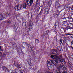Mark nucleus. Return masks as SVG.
<instances>
[{
    "label": "nucleus",
    "mask_w": 73,
    "mask_h": 73,
    "mask_svg": "<svg viewBox=\"0 0 73 73\" xmlns=\"http://www.w3.org/2000/svg\"><path fill=\"white\" fill-rule=\"evenodd\" d=\"M27 46L28 48H29V46H28V45H27Z\"/></svg>",
    "instance_id": "39"
},
{
    "label": "nucleus",
    "mask_w": 73,
    "mask_h": 73,
    "mask_svg": "<svg viewBox=\"0 0 73 73\" xmlns=\"http://www.w3.org/2000/svg\"><path fill=\"white\" fill-rule=\"evenodd\" d=\"M15 71L14 70H10L9 71V73H15Z\"/></svg>",
    "instance_id": "11"
},
{
    "label": "nucleus",
    "mask_w": 73,
    "mask_h": 73,
    "mask_svg": "<svg viewBox=\"0 0 73 73\" xmlns=\"http://www.w3.org/2000/svg\"><path fill=\"white\" fill-rule=\"evenodd\" d=\"M71 48H72V49H73V47L71 46Z\"/></svg>",
    "instance_id": "38"
},
{
    "label": "nucleus",
    "mask_w": 73,
    "mask_h": 73,
    "mask_svg": "<svg viewBox=\"0 0 73 73\" xmlns=\"http://www.w3.org/2000/svg\"><path fill=\"white\" fill-rule=\"evenodd\" d=\"M67 19H68V21H70V22H72L73 21V18H70L69 17H68V18H67Z\"/></svg>",
    "instance_id": "6"
},
{
    "label": "nucleus",
    "mask_w": 73,
    "mask_h": 73,
    "mask_svg": "<svg viewBox=\"0 0 73 73\" xmlns=\"http://www.w3.org/2000/svg\"><path fill=\"white\" fill-rule=\"evenodd\" d=\"M33 69L35 70L37 69V67H34L33 68Z\"/></svg>",
    "instance_id": "27"
},
{
    "label": "nucleus",
    "mask_w": 73,
    "mask_h": 73,
    "mask_svg": "<svg viewBox=\"0 0 73 73\" xmlns=\"http://www.w3.org/2000/svg\"><path fill=\"white\" fill-rule=\"evenodd\" d=\"M13 45H14V44H13Z\"/></svg>",
    "instance_id": "47"
},
{
    "label": "nucleus",
    "mask_w": 73,
    "mask_h": 73,
    "mask_svg": "<svg viewBox=\"0 0 73 73\" xmlns=\"http://www.w3.org/2000/svg\"><path fill=\"white\" fill-rule=\"evenodd\" d=\"M15 1L17 3L18 2H19V0H15Z\"/></svg>",
    "instance_id": "29"
},
{
    "label": "nucleus",
    "mask_w": 73,
    "mask_h": 73,
    "mask_svg": "<svg viewBox=\"0 0 73 73\" xmlns=\"http://www.w3.org/2000/svg\"><path fill=\"white\" fill-rule=\"evenodd\" d=\"M58 21L56 22L55 23L56 25H58Z\"/></svg>",
    "instance_id": "24"
},
{
    "label": "nucleus",
    "mask_w": 73,
    "mask_h": 73,
    "mask_svg": "<svg viewBox=\"0 0 73 73\" xmlns=\"http://www.w3.org/2000/svg\"><path fill=\"white\" fill-rule=\"evenodd\" d=\"M22 7L23 8H25L27 7V5L26 4H25V5H22Z\"/></svg>",
    "instance_id": "12"
},
{
    "label": "nucleus",
    "mask_w": 73,
    "mask_h": 73,
    "mask_svg": "<svg viewBox=\"0 0 73 73\" xmlns=\"http://www.w3.org/2000/svg\"><path fill=\"white\" fill-rule=\"evenodd\" d=\"M14 73H17V72H15Z\"/></svg>",
    "instance_id": "51"
},
{
    "label": "nucleus",
    "mask_w": 73,
    "mask_h": 73,
    "mask_svg": "<svg viewBox=\"0 0 73 73\" xmlns=\"http://www.w3.org/2000/svg\"><path fill=\"white\" fill-rule=\"evenodd\" d=\"M67 72H66V71H64L62 73H67Z\"/></svg>",
    "instance_id": "28"
},
{
    "label": "nucleus",
    "mask_w": 73,
    "mask_h": 73,
    "mask_svg": "<svg viewBox=\"0 0 73 73\" xmlns=\"http://www.w3.org/2000/svg\"><path fill=\"white\" fill-rule=\"evenodd\" d=\"M8 55H9V54H7Z\"/></svg>",
    "instance_id": "43"
},
{
    "label": "nucleus",
    "mask_w": 73,
    "mask_h": 73,
    "mask_svg": "<svg viewBox=\"0 0 73 73\" xmlns=\"http://www.w3.org/2000/svg\"><path fill=\"white\" fill-rule=\"evenodd\" d=\"M2 50V49H1V48H0V50Z\"/></svg>",
    "instance_id": "40"
},
{
    "label": "nucleus",
    "mask_w": 73,
    "mask_h": 73,
    "mask_svg": "<svg viewBox=\"0 0 73 73\" xmlns=\"http://www.w3.org/2000/svg\"><path fill=\"white\" fill-rule=\"evenodd\" d=\"M71 25H72V27H73V24H71Z\"/></svg>",
    "instance_id": "37"
},
{
    "label": "nucleus",
    "mask_w": 73,
    "mask_h": 73,
    "mask_svg": "<svg viewBox=\"0 0 73 73\" xmlns=\"http://www.w3.org/2000/svg\"><path fill=\"white\" fill-rule=\"evenodd\" d=\"M55 55H51L50 56V58H54L55 57Z\"/></svg>",
    "instance_id": "19"
},
{
    "label": "nucleus",
    "mask_w": 73,
    "mask_h": 73,
    "mask_svg": "<svg viewBox=\"0 0 73 73\" xmlns=\"http://www.w3.org/2000/svg\"><path fill=\"white\" fill-rule=\"evenodd\" d=\"M49 3H50V4H52V1H50L49 2Z\"/></svg>",
    "instance_id": "30"
},
{
    "label": "nucleus",
    "mask_w": 73,
    "mask_h": 73,
    "mask_svg": "<svg viewBox=\"0 0 73 73\" xmlns=\"http://www.w3.org/2000/svg\"><path fill=\"white\" fill-rule=\"evenodd\" d=\"M30 23H32V22H30Z\"/></svg>",
    "instance_id": "49"
},
{
    "label": "nucleus",
    "mask_w": 73,
    "mask_h": 73,
    "mask_svg": "<svg viewBox=\"0 0 73 73\" xmlns=\"http://www.w3.org/2000/svg\"><path fill=\"white\" fill-rule=\"evenodd\" d=\"M25 25H26V24H25Z\"/></svg>",
    "instance_id": "52"
},
{
    "label": "nucleus",
    "mask_w": 73,
    "mask_h": 73,
    "mask_svg": "<svg viewBox=\"0 0 73 73\" xmlns=\"http://www.w3.org/2000/svg\"><path fill=\"white\" fill-rule=\"evenodd\" d=\"M71 44H72V42H71Z\"/></svg>",
    "instance_id": "44"
},
{
    "label": "nucleus",
    "mask_w": 73,
    "mask_h": 73,
    "mask_svg": "<svg viewBox=\"0 0 73 73\" xmlns=\"http://www.w3.org/2000/svg\"><path fill=\"white\" fill-rule=\"evenodd\" d=\"M46 33H47V31H46Z\"/></svg>",
    "instance_id": "48"
},
{
    "label": "nucleus",
    "mask_w": 73,
    "mask_h": 73,
    "mask_svg": "<svg viewBox=\"0 0 73 73\" xmlns=\"http://www.w3.org/2000/svg\"><path fill=\"white\" fill-rule=\"evenodd\" d=\"M27 61L29 63V62H31V59H30V58H27Z\"/></svg>",
    "instance_id": "8"
},
{
    "label": "nucleus",
    "mask_w": 73,
    "mask_h": 73,
    "mask_svg": "<svg viewBox=\"0 0 73 73\" xmlns=\"http://www.w3.org/2000/svg\"><path fill=\"white\" fill-rule=\"evenodd\" d=\"M62 68L63 71H66L67 70V66L66 65H64L63 63L61 64L58 66V70L61 71Z\"/></svg>",
    "instance_id": "2"
},
{
    "label": "nucleus",
    "mask_w": 73,
    "mask_h": 73,
    "mask_svg": "<svg viewBox=\"0 0 73 73\" xmlns=\"http://www.w3.org/2000/svg\"><path fill=\"white\" fill-rule=\"evenodd\" d=\"M2 47V46H0V48H1Z\"/></svg>",
    "instance_id": "36"
},
{
    "label": "nucleus",
    "mask_w": 73,
    "mask_h": 73,
    "mask_svg": "<svg viewBox=\"0 0 73 73\" xmlns=\"http://www.w3.org/2000/svg\"><path fill=\"white\" fill-rule=\"evenodd\" d=\"M6 56V54L5 53H4L3 54V56L2 57H5Z\"/></svg>",
    "instance_id": "26"
},
{
    "label": "nucleus",
    "mask_w": 73,
    "mask_h": 73,
    "mask_svg": "<svg viewBox=\"0 0 73 73\" xmlns=\"http://www.w3.org/2000/svg\"><path fill=\"white\" fill-rule=\"evenodd\" d=\"M25 23H26V22H25Z\"/></svg>",
    "instance_id": "54"
},
{
    "label": "nucleus",
    "mask_w": 73,
    "mask_h": 73,
    "mask_svg": "<svg viewBox=\"0 0 73 73\" xmlns=\"http://www.w3.org/2000/svg\"><path fill=\"white\" fill-rule=\"evenodd\" d=\"M54 54H56V55H58V52L56 51V52L54 53Z\"/></svg>",
    "instance_id": "21"
},
{
    "label": "nucleus",
    "mask_w": 73,
    "mask_h": 73,
    "mask_svg": "<svg viewBox=\"0 0 73 73\" xmlns=\"http://www.w3.org/2000/svg\"><path fill=\"white\" fill-rule=\"evenodd\" d=\"M64 60L61 59H59L58 60H50L48 61L47 64H53L55 66H57V63H58V62H60L62 63V62H64Z\"/></svg>",
    "instance_id": "1"
},
{
    "label": "nucleus",
    "mask_w": 73,
    "mask_h": 73,
    "mask_svg": "<svg viewBox=\"0 0 73 73\" xmlns=\"http://www.w3.org/2000/svg\"><path fill=\"white\" fill-rule=\"evenodd\" d=\"M18 10H20L21 9L22 6L21 5H17Z\"/></svg>",
    "instance_id": "5"
},
{
    "label": "nucleus",
    "mask_w": 73,
    "mask_h": 73,
    "mask_svg": "<svg viewBox=\"0 0 73 73\" xmlns=\"http://www.w3.org/2000/svg\"><path fill=\"white\" fill-rule=\"evenodd\" d=\"M25 0V2L27 4V5L29 6H32V4H33V0ZM29 2L28 3V2Z\"/></svg>",
    "instance_id": "3"
},
{
    "label": "nucleus",
    "mask_w": 73,
    "mask_h": 73,
    "mask_svg": "<svg viewBox=\"0 0 73 73\" xmlns=\"http://www.w3.org/2000/svg\"><path fill=\"white\" fill-rule=\"evenodd\" d=\"M17 66L18 68H20L21 67L20 66V64H17Z\"/></svg>",
    "instance_id": "15"
},
{
    "label": "nucleus",
    "mask_w": 73,
    "mask_h": 73,
    "mask_svg": "<svg viewBox=\"0 0 73 73\" xmlns=\"http://www.w3.org/2000/svg\"><path fill=\"white\" fill-rule=\"evenodd\" d=\"M50 19H52V17H51L50 18Z\"/></svg>",
    "instance_id": "42"
},
{
    "label": "nucleus",
    "mask_w": 73,
    "mask_h": 73,
    "mask_svg": "<svg viewBox=\"0 0 73 73\" xmlns=\"http://www.w3.org/2000/svg\"><path fill=\"white\" fill-rule=\"evenodd\" d=\"M1 65H0V68H1Z\"/></svg>",
    "instance_id": "35"
},
{
    "label": "nucleus",
    "mask_w": 73,
    "mask_h": 73,
    "mask_svg": "<svg viewBox=\"0 0 73 73\" xmlns=\"http://www.w3.org/2000/svg\"><path fill=\"white\" fill-rule=\"evenodd\" d=\"M59 13H60V12H58V11H56V14L57 15H58Z\"/></svg>",
    "instance_id": "20"
},
{
    "label": "nucleus",
    "mask_w": 73,
    "mask_h": 73,
    "mask_svg": "<svg viewBox=\"0 0 73 73\" xmlns=\"http://www.w3.org/2000/svg\"><path fill=\"white\" fill-rule=\"evenodd\" d=\"M47 34L48 35V33H49V30H47Z\"/></svg>",
    "instance_id": "31"
},
{
    "label": "nucleus",
    "mask_w": 73,
    "mask_h": 73,
    "mask_svg": "<svg viewBox=\"0 0 73 73\" xmlns=\"http://www.w3.org/2000/svg\"><path fill=\"white\" fill-rule=\"evenodd\" d=\"M2 55V53H1V52H0V56H1Z\"/></svg>",
    "instance_id": "33"
},
{
    "label": "nucleus",
    "mask_w": 73,
    "mask_h": 73,
    "mask_svg": "<svg viewBox=\"0 0 73 73\" xmlns=\"http://www.w3.org/2000/svg\"><path fill=\"white\" fill-rule=\"evenodd\" d=\"M2 69L4 70H6V69H7V68H6V67H5V66H3L2 67Z\"/></svg>",
    "instance_id": "16"
},
{
    "label": "nucleus",
    "mask_w": 73,
    "mask_h": 73,
    "mask_svg": "<svg viewBox=\"0 0 73 73\" xmlns=\"http://www.w3.org/2000/svg\"><path fill=\"white\" fill-rule=\"evenodd\" d=\"M31 24V25H32V24Z\"/></svg>",
    "instance_id": "53"
},
{
    "label": "nucleus",
    "mask_w": 73,
    "mask_h": 73,
    "mask_svg": "<svg viewBox=\"0 0 73 73\" xmlns=\"http://www.w3.org/2000/svg\"><path fill=\"white\" fill-rule=\"evenodd\" d=\"M64 40H63L62 39H61L60 40V43H61V44H63L64 43H63V42H64Z\"/></svg>",
    "instance_id": "13"
},
{
    "label": "nucleus",
    "mask_w": 73,
    "mask_h": 73,
    "mask_svg": "<svg viewBox=\"0 0 73 73\" xmlns=\"http://www.w3.org/2000/svg\"><path fill=\"white\" fill-rule=\"evenodd\" d=\"M14 9H15V10H18V7L17 6H16L14 7Z\"/></svg>",
    "instance_id": "14"
},
{
    "label": "nucleus",
    "mask_w": 73,
    "mask_h": 73,
    "mask_svg": "<svg viewBox=\"0 0 73 73\" xmlns=\"http://www.w3.org/2000/svg\"><path fill=\"white\" fill-rule=\"evenodd\" d=\"M57 69L56 72V73H61V71H59L58 70V67Z\"/></svg>",
    "instance_id": "10"
},
{
    "label": "nucleus",
    "mask_w": 73,
    "mask_h": 73,
    "mask_svg": "<svg viewBox=\"0 0 73 73\" xmlns=\"http://www.w3.org/2000/svg\"><path fill=\"white\" fill-rule=\"evenodd\" d=\"M31 17H32V16H31Z\"/></svg>",
    "instance_id": "45"
},
{
    "label": "nucleus",
    "mask_w": 73,
    "mask_h": 73,
    "mask_svg": "<svg viewBox=\"0 0 73 73\" xmlns=\"http://www.w3.org/2000/svg\"><path fill=\"white\" fill-rule=\"evenodd\" d=\"M50 65V66H49ZM47 66H48V69H49V70H51L52 69V70H54V66L53 65H49V64L48 65H47Z\"/></svg>",
    "instance_id": "4"
},
{
    "label": "nucleus",
    "mask_w": 73,
    "mask_h": 73,
    "mask_svg": "<svg viewBox=\"0 0 73 73\" xmlns=\"http://www.w3.org/2000/svg\"><path fill=\"white\" fill-rule=\"evenodd\" d=\"M11 22H12L11 19H9V21H7V24H10L11 23Z\"/></svg>",
    "instance_id": "7"
},
{
    "label": "nucleus",
    "mask_w": 73,
    "mask_h": 73,
    "mask_svg": "<svg viewBox=\"0 0 73 73\" xmlns=\"http://www.w3.org/2000/svg\"><path fill=\"white\" fill-rule=\"evenodd\" d=\"M35 42L36 43H38L39 42V40L38 39H35Z\"/></svg>",
    "instance_id": "17"
},
{
    "label": "nucleus",
    "mask_w": 73,
    "mask_h": 73,
    "mask_svg": "<svg viewBox=\"0 0 73 73\" xmlns=\"http://www.w3.org/2000/svg\"><path fill=\"white\" fill-rule=\"evenodd\" d=\"M1 16V17H0V20H3L4 19V17L3 16V15H0V16Z\"/></svg>",
    "instance_id": "9"
},
{
    "label": "nucleus",
    "mask_w": 73,
    "mask_h": 73,
    "mask_svg": "<svg viewBox=\"0 0 73 73\" xmlns=\"http://www.w3.org/2000/svg\"><path fill=\"white\" fill-rule=\"evenodd\" d=\"M62 20H66L67 21H69V20L68 19H67V18H66V19L65 18H64L62 19Z\"/></svg>",
    "instance_id": "18"
},
{
    "label": "nucleus",
    "mask_w": 73,
    "mask_h": 73,
    "mask_svg": "<svg viewBox=\"0 0 73 73\" xmlns=\"http://www.w3.org/2000/svg\"><path fill=\"white\" fill-rule=\"evenodd\" d=\"M21 73H23V72H22V71H21Z\"/></svg>",
    "instance_id": "41"
},
{
    "label": "nucleus",
    "mask_w": 73,
    "mask_h": 73,
    "mask_svg": "<svg viewBox=\"0 0 73 73\" xmlns=\"http://www.w3.org/2000/svg\"><path fill=\"white\" fill-rule=\"evenodd\" d=\"M53 50V52H54V53L56 52L57 51V50Z\"/></svg>",
    "instance_id": "25"
},
{
    "label": "nucleus",
    "mask_w": 73,
    "mask_h": 73,
    "mask_svg": "<svg viewBox=\"0 0 73 73\" xmlns=\"http://www.w3.org/2000/svg\"><path fill=\"white\" fill-rule=\"evenodd\" d=\"M67 35H72V34H70L69 33L67 34Z\"/></svg>",
    "instance_id": "32"
},
{
    "label": "nucleus",
    "mask_w": 73,
    "mask_h": 73,
    "mask_svg": "<svg viewBox=\"0 0 73 73\" xmlns=\"http://www.w3.org/2000/svg\"><path fill=\"white\" fill-rule=\"evenodd\" d=\"M25 14H26V15H28V11H25V13H24Z\"/></svg>",
    "instance_id": "22"
},
{
    "label": "nucleus",
    "mask_w": 73,
    "mask_h": 73,
    "mask_svg": "<svg viewBox=\"0 0 73 73\" xmlns=\"http://www.w3.org/2000/svg\"><path fill=\"white\" fill-rule=\"evenodd\" d=\"M70 29V28H68V29Z\"/></svg>",
    "instance_id": "46"
},
{
    "label": "nucleus",
    "mask_w": 73,
    "mask_h": 73,
    "mask_svg": "<svg viewBox=\"0 0 73 73\" xmlns=\"http://www.w3.org/2000/svg\"><path fill=\"white\" fill-rule=\"evenodd\" d=\"M72 22H73V19H72Z\"/></svg>",
    "instance_id": "50"
},
{
    "label": "nucleus",
    "mask_w": 73,
    "mask_h": 73,
    "mask_svg": "<svg viewBox=\"0 0 73 73\" xmlns=\"http://www.w3.org/2000/svg\"><path fill=\"white\" fill-rule=\"evenodd\" d=\"M10 15V13H9L8 14H7V15Z\"/></svg>",
    "instance_id": "34"
},
{
    "label": "nucleus",
    "mask_w": 73,
    "mask_h": 73,
    "mask_svg": "<svg viewBox=\"0 0 73 73\" xmlns=\"http://www.w3.org/2000/svg\"><path fill=\"white\" fill-rule=\"evenodd\" d=\"M38 6V3H36V5L35 6V8H36V7H37Z\"/></svg>",
    "instance_id": "23"
}]
</instances>
